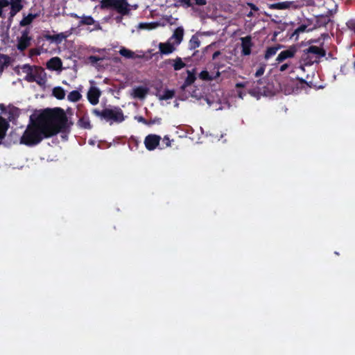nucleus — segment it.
<instances>
[{"instance_id": "f257e3e1", "label": "nucleus", "mask_w": 355, "mask_h": 355, "mask_svg": "<svg viewBox=\"0 0 355 355\" xmlns=\"http://www.w3.org/2000/svg\"><path fill=\"white\" fill-rule=\"evenodd\" d=\"M67 116L64 111L57 108L46 110L31 119L19 143L28 146L40 144L44 139L56 135L66 124Z\"/></svg>"}, {"instance_id": "f03ea898", "label": "nucleus", "mask_w": 355, "mask_h": 355, "mask_svg": "<svg viewBox=\"0 0 355 355\" xmlns=\"http://www.w3.org/2000/svg\"><path fill=\"white\" fill-rule=\"evenodd\" d=\"M324 55L323 49L316 46H311L303 51L302 60L304 65H311L318 62L319 59Z\"/></svg>"}, {"instance_id": "7ed1b4c3", "label": "nucleus", "mask_w": 355, "mask_h": 355, "mask_svg": "<svg viewBox=\"0 0 355 355\" xmlns=\"http://www.w3.org/2000/svg\"><path fill=\"white\" fill-rule=\"evenodd\" d=\"M101 7L112 8L122 15H128L130 10V5L125 0H102Z\"/></svg>"}, {"instance_id": "20e7f679", "label": "nucleus", "mask_w": 355, "mask_h": 355, "mask_svg": "<svg viewBox=\"0 0 355 355\" xmlns=\"http://www.w3.org/2000/svg\"><path fill=\"white\" fill-rule=\"evenodd\" d=\"M103 115L104 119L110 121V123L113 122L121 123L125 119L122 110L119 108L104 110Z\"/></svg>"}, {"instance_id": "39448f33", "label": "nucleus", "mask_w": 355, "mask_h": 355, "mask_svg": "<svg viewBox=\"0 0 355 355\" xmlns=\"http://www.w3.org/2000/svg\"><path fill=\"white\" fill-rule=\"evenodd\" d=\"M29 82H36L40 86H44L46 83V74L41 67H35L32 77H29Z\"/></svg>"}, {"instance_id": "423d86ee", "label": "nucleus", "mask_w": 355, "mask_h": 355, "mask_svg": "<svg viewBox=\"0 0 355 355\" xmlns=\"http://www.w3.org/2000/svg\"><path fill=\"white\" fill-rule=\"evenodd\" d=\"M94 83V82L93 80L90 81V83L92 85H93ZM101 90L94 85H92L87 92L88 101L92 105H95L98 103L99 97L101 96Z\"/></svg>"}, {"instance_id": "0eeeda50", "label": "nucleus", "mask_w": 355, "mask_h": 355, "mask_svg": "<svg viewBox=\"0 0 355 355\" xmlns=\"http://www.w3.org/2000/svg\"><path fill=\"white\" fill-rule=\"evenodd\" d=\"M159 52L161 55H170L175 51L177 46L168 40L158 44Z\"/></svg>"}, {"instance_id": "6e6552de", "label": "nucleus", "mask_w": 355, "mask_h": 355, "mask_svg": "<svg viewBox=\"0 0 355 355\" xmlns=\"http://www.w3.org/2000/svg\"><path fill=\"white\" fill-rule=\"evenodd\" d=\"M161 137L156 135H148L144 140V144L146 148L148 150H153L156 148V147L159 144Z\"/></svg>"}, {"instance_id": "1a4fd4ad", "label": "nucleus", "mask_w": 355, "mask_h": 355, "mask_svg": "<svg viewBox=\"0 0 355 355\" xmlns=\"http://www.w3.org/2000/svg\"><path fill=\"white\" fill-rule=\"evenodd\" d=\"M183 37L184 29L182 27L180 26L174 31L172 36L168 39V40L178 46L182 42Z\"/></svg>"}, {"instance_id": "9d476101", "label": "nucleus", "mask_w": 355, "mask_h": 355, "mask_svg": "<svg viewBox=\"0 0 355 355\" xmlns=\"http://www.w3.org/2000/svg\"><path fill=\"white\" fill-rule=\"evenodd\" d=\"M10 17L12 18L24 8L22 0H10Z\"/></svg>"}, {"instance_id": "9b49d317", "label": "nucleus", "mask_w": 355, "mask_h": 355, "mask_svg": "<svg viewBox=\"0 0 355 355\" xmlns=\"http://www.w3.org/2000/svg\"><path fill=\"white\" fill-rule=\"evenodd\" d=\"M139 53V54H136L132 51L125 47H121L119 50V53L121 55L129 59L143 58L144 57V53L142 51H140Z\"/></svg>"}, {"instance_id": "f8f14e48", "label": "nucleus", "mask_w": 355, "mask_h": 355, "mask_svg": "<svg viewBox=\"0 0 355 355\" xmlns=\"http://www.w3.org/2000/svg\"><path fill=\"white\" fill-rule=\"evenodd\" d=\"M31 37L28 36V31L23 32L21 37L18 40L17 49L24 51L30 45Z\"/></svg>"}, {"instance_id": "ddd939ff", "label": "nucleus", "mask_w": 355, "mask_h": 355, "mask_svg": "<svg viewBox=\"0 0 355 355\" xmlns=\"http://www.w3.org/2000/svg\"><path fill=\"white\" fill-rule=\"evenodd\" d=\"M46 67L50 70L61 71L62 62L60 58L54 57L49 60Z\"/></svg>"}, {"instance_id": "4468645a", "label": "nucleus", "mask_w": 355, "mask_h": 355, "mask_svg": "<svg viewBox=\"0 0 355 355\" xmlns=\"http://www.w3.org/2000/svg\"><path fill=\"white\" fill-rule=\"evenodd\" d=\"M296 49L294 46L290 47L288 49L282 51L277 58V61L281 62L287 58L294 56Z\"/></svg>"}, {"instance_id": "2eb2a0df", "label": "nucleus", "mask_w": 355, "mask_h": 355, "mask_svg": "<svg viewBox=\"0 0 355 355\" xmlns=\"http://www.w3.org/2000/svg\"><path fill=\"white\" fill-rule=\"evenodd\" d=\"M148 89L144 87H137L132 89L131 96L135 98L144 99L148 94Z\"/></svg>"}, {"instance_id": "dca6fc26", "label": "nucleus", "mask_w": 355, "mask_h": 355, "mask_svg": "<svg viewBox=\"0 0 355 355\" xmlns=\"http://www.w3.org/2000/svg\"><path fill=\"white\" fill-rule=\"evenodd\" d=\"M241 46H242V53L243 55H248L251 53V37L249 36L241 37Z\"/></svg>"}, {"instance_id": "f3484780", "label": "nucleus", "mask_w": 355, "mask_h": 355, "mask_svg": "<svg viewBox=\"0 0 355 355\" xmlns=\"http://www.w3.org/2000/svg\"><path fill=\"white\" fill-rule=\"evenodd\" d=\"M35 68V67L29 64H24L21 67H19V73L25 74V80L29 82V77H32Z\"/></svg>"}, {"instance_id": "a211bd4d", "label": "nucleus", "mask_w": 355, "mask_h": 355, "mask_svg": "<svg viewBox=\"0 0 355 355\" xmlns=\"http://www.w3.org/2000/svg\"><path fill=\"white\" fill-rule=\"evenodd\" d=\"M220 76V72L217 71L214 73H209L207 70L202 71L199 74V78L202 80L211 81L216 79Z\"/></svg>"}, {"instance_id": "6ab92c4d", "label": "nucleus", "mask_w": 355, "mask_h": 355, "mask_svg": "<svg viewBox=\"0 0 355 355\" xmlns=\"http://www.w3.org/2000/svg\"><path fill=\"white\" fill-rule=\"evenodd\" d=\"M8 127V122L4 119L0 117V143L6 135Z\"/></svg>"}, {"instance_id": "aec40b11", "label": "nucleus", "mask_w": 355, "mask_h": 355, "mask_svg": "<svg viewBox=\"0 0 355 355\" xmlns=\"http://www.w3.org/2000/svg\"><path fill=\"white\" fill-rule=\"evenodd\" d=\"M196 80V76L193 73L190 71H187V77L185 79V81L182 86L181 87L182 89H184L187 87L193 84Z\"/></svg>"}, {"instance_id": "412c9836", "label": "nucleus", "mask_w": 355, "mask_h": 355, "mask_svg": "<svg viewBox=\"0 0 355 355\" xmlns=\"http://www.w3.org/2000/svg\"><path fill=\"white\" fill-rule=\"evenodd\" d=\"M168 62L173 63V68L175 71L180 70L185 67V63L183 62L180 58H176L174 60H168Z\"/></svg>"}, {"instance_id": "4be33fe9", "label": "nucleus", "mask_w": 355, "mask_h": 355, "mask_svg": "<svg viewBox=\"0 0 355 355\" xmlns=\"http://www.w3.org/2000/svg\"><path fill=\"white\" fill-rule=\"evenodd\" d=\"M200 41L196 35H193L189 42V47L190 49H195L200 46Z\"/></svg>"}, {"instance_id": "5701e85b", "label": "nucleus", "mask_w": 355, "mask_h": 355, "mask_svg": "<svg viewBox=\"0 0 355 355\" xmlns=\"http://www.w3.org/2000/svg\"><path fill=\"white\" fill-rule=\"evenodd\" d=\"M159 26V24L157 22L152 23H140L138 25L139 29H146V30H153L155 29Z\"/></svg>"}, {"instance_id": "b1692460", "label": "nucleus", "mask_w": 355, "mask_h": 355, "mask_svg": "<svg viewBox=\"0 0 355 355\" xmlns=\"http://www.w3.org/2000/svg\"><path fill=\"white\" fill-rule=\"evenodd\" d=\"M174 95V90L166 89L164 90L162 94H159V98L160 100H168L173 98Z\"/></svg>"}, {"instance_id": "393cba45", "label": "nucleus", "mask_w": 355, "mask_h": 355, "mask_svg": "<svg viewBox=\"0 0 355 355\" xmlns=\"http://www.w3.org/2000/svg\"><path fill=\"white\" fill-rule=\"evenodd\" d=\"M94 24L95 21L91 16H83L80 17V21L78 26H80L82 25H92Z\"/></svg>"}, {"instance_id": "a878e982", "label": "nucleus", "mask_w": 355, "mask_h": 355, "mask_svg": "<svg viewBox=\"0 0 355 355\" xmlns=\"http://www.w3.org/2000/svg\"><path fill=\"white\" fill-rule=\"evenodd\" d=\"M53 96L58 99H63L65 96L64 90L61 87H55L53 90Z\"/></svg>"}, {"instance_id": "bb28decb", "label": "nucleus", "mask_w": 355, "mask_h": 355, "mask_svg": "<svg viewBox=\"0 0 355 355\" xmlns=\"http://www.w3.org/2000/svg\"><path fill=\"white\" fill-rule=\"evenodd\" d=\"M81 96L79 92L74 90L69 94L67 98L70 101L76 102L80 99Z\"/></svg>"}, {"instance_id": "cd10ccee", "label": "nucleus", "mask_w": 355, "mask_h": 355, "mask_svg": "<svg viewBox=\"0 0 355 355\" xmlns=\"http://www.w3.org/2000/svg\"><path fill=\"white\" fill-rule=\"evenodd\" d=\"M279 49V46H272L268 48L266 52L265 58L268 60L272 56L275 55Z\"/></svg>"}, {"instance_id": "c85d7f7f", "label": "nucleus", "mask_w": 355, "mask_h": 355, "mask_svg": "<svg viewBox=\"0 0 355 355\" xmlns=\"http://www.w3.org/2000/svg\"><path fill=\"white\" fill-rule=\"evenodd\" d=\"M35 18V15L30 14L22 19V20L20 21V25L21 26H27L30 24Z\"/></svg>"}, {"instance_id": "c756f323", "label": "nucleus", "mask_w": 355, "mask_h": 355, "mask_svg": "<svg viewBox=\"0 0 355 355\" xmlns=\"http://www.w3.org/2000/svg\"><path fill=\"white\" fill-rule=\"evenodd\" d=\"M306 25H302L300 26V27H298L297 29H295V31L293 32V35H292V37H295V40H297L298 38V35L302 33H304L306 29Z\"/></svg>"}, {"instance_id": "7c9ffc66", "label": "nucleus", "mask_w": 355, "mask_h": 355, "mask_svg": "<svg viewBox=\"0 0 355 355\" xmlns=\"http://www.w3.org/2000/svg\"><path fill=\"white\" fill-rule=\"evenodd\" d=\"M79 124L84 128H90V122L87 117H83L79 120Z\"/></svg>"}, {"instance_id": "2f4dec72", "label": "nucleus", "mask_w": 355, "mask_h": 355, "mask_svg": "<svg viewBox=\"0 0 355 355\" xmlns=\"http://www.w3.org/2000/svg\"><path fill=\"white\" fill-rule=\"evenodd\" d=\"M10 4V0H0V17H3L4 14L3 9Z\"/></svg>"}, {"instance_id": "473e14b6", "label": "nucleus", "mask_w": 355, "mask_h": 355, "mask_svg": "<svg viewBox=\"0 0 355 355\" xmlns=\"http://www.w3.org/2000/svg\"><path fill=\"white\" fill-rule=\"evenodd\" d=\"M67 37L64 33H60L50 37V39L55 42H60Z\"/></svg>"}, {"instance_id": "72a5a7b5", "label": "nucleus", "mask_w": 355, "mask_h": 355, "mask_svg": "<svg viewBox=\"0 0 355 355\" xmlns=\"http://www.w3.org/2000/svg\"><path fill=\"white\" fill-rule=\"evenodd\" d=\"M290 3L288 2H282L274 5V8L277 9H286L289 8Z\"/></svg>"}, {"instance_id": "f704fd0d", "label": "nucleus", "mask_w": 355, "mask_h": 355, "mask_svg": "<svg viewBox=\"0 0 355 355\" xmlns=\"http://www.w3.org/2000/svg\"><path fill=\"white\" fill-rule=\"evenodd\" d=\"M178 3H180L182 6H185L187 7H190L191 6V0H175Z\"/></svg>"}, {"instance_id": "c9c22d12", "label": "nucleus", "mask_w": 355, "mask_h": 355, "mask_svg": "<svg viewBox=\"0 0 355 355\" xmlns=\"http://www.w3.org/2000/svg\"><path fill=\"white\" fill-rule=\"evenodd\" d=\"M264 71H265V65H261L256 71L255 76L257 77H259L263 74Z\"/></svg>"}, {"instance_id": "e433bc0d", "label": "nucleus", "mask_w": 355, "mask_h": 355, "mask_svg": "<svg viewBox=\"0 0 355 355\" xmlns=\"http://www.w3.org/2000/svg\"><path fill=\"white\" fill-rule=\"evenodd\" d=\"M93 112H94V114L95 115H96V116H100V117H101V118L104 119V115H103V114H104V110H103V111H101H101H98V110H93Z\"/></svg>"}, {"instance_id": "4c0bfd02", "label": "nucleus", "mask_w": 355, "mask_h": 355, "mask_svg": "<svg viewBox=\"0 0 355 355\" xmlns=\"http://www.w3.org/2000/svg\"><path fill=\"white\" fill-rule=\"evenodd\" d=\"M196 3L199 6H204L207 3L206 0H195Z\"/></svg>"}, {"instance_id": "58836bf2", "label": "nucleus", "mask_w": 355, "mask_h": 355, "mask_svg": "<svg viewBox=\"0 0 355 355\" xmlns=\"http://www.w3.org/2000/svg\"><path fill=\"white\" fill-rule=\"evenodd\" d=\"M221 54H222V52H221V51H216V52L213 54V55H212V59H213V60H216V58H217L220 55H221Z\"/></svg>"}, {"instance_id": "ea45409f", "label": "nucleus", "mask_w": 355, "mask_h": 355, "mask_svg": "<svg viewBox=\"0 0 355 355\" xmlns=\"http://www.w3.org/2000/svg\"><path fill=\"white\" fill-rule=\"evenodd\" d=\"M89 60H90V61H91V62H98V60H100V59H99V58H97V57H96V56H90V57H89Z\"/></svg>"}, {"instance_id": "a19ab883", "label": "nucleus", "mask_w": 355, "mask_h": 355, "mask_svg": "<svg viewBox=\"0 0 355 355\" xmlns=\"http://www.w3.org/2000/svg\"><path fill=\"white\" fill-rule=\"evenodd\" d=\"M164 141L166 142V146H171V141L169 140V139L167 137H164Z\"/></svg>"}, {"instance_id": "79ce46f5", "label": "nucleus", "mask_w": 355, "mask_h": 355, "mask_svg": "<svg viewBox=\"0 0 355 355\" xmlns=\"http://www.w3.org/2000/svg\"><path fill=\"white\" fill-rule=\"evenodd\" d=\"M31 54L33 55H39L40 54V51L37 49H31Z\"/></svg>"}, {"instance_id": "37998d69", "label": "nucleus", "mask_w": 355, "mask_h": 355, "mask_svg": "<svg viewBox=\"0 0 355 355\" xmlns=\"http://www.w3.org/2000/svg\"><path fill=\"white\" fill-rule=\"evenodd\" d=\"M135 119L137 120L139 122L145 123V120L142 116H135Z\"/></svg>"}, {"instance_id": "c03bdc74", "label": "nucleus", "mask_w": 355, "mask_h": 355, "mask_svg": "<svg viewBox=\"0 0 355 355\" xmlns=\"http://www.w3.org/2000/svg\"><path fill=\"white\" fill-rule=\"evenodd\" d=\"M287 67H288V65L286 64H284L281 66L280 71H284V70H286L287 69Z\"/></svg>"}, {"instance_id": "a18cd8bd", "label": "nucleus", "mask_w": 355, "mask_h": 355, "mask_svg": "<svg viewBox=\"0 0 355 355\" xmlns=\"http://www.w3.org/2000/svg\"><path fill=\"white\" fill-rule=\"evenodd\" d=\"M95 25V30H101V26H100V24L98 23H96L94 24Z\"/></svg>"}, {"instance_id": "49530a36", "label": "nucleus", "mask_w": 355, "mask_h": 355, "mask_svg": "<svg viewBox=\"0 0 355 355\" xmlns=\"http://www.w3.org/2000/svg\"><path fill=\"white\" fill-rule=\"evenodd\" d=\"M216 42H214V43H211V44H209L207 49H211L213 47H214L216 46Z\"/></svg>"}, {"instance_id": "de8ad7c7", "label": "nucleus", "mask_w": 355, "mask_h": 355, "mask_svg": "<svg viewBox=\"0 0 355 355\" xmlns=\"http://www.w3.org/2000/svg\"><path fill=\"white\" fill-rule=\"evenodd\" d=\"M116 21L117 22H119H119H121V21H122V17H119H119H116Z\"/></svg>"}, {"instance_id": "09e8293b", "label": "nucleus", "mask_w": 355, "mask_h": 355, "mask_svg": "<svg viewBox=\"0 0 355 355\" xmlns=\"http://www.w3.org/2000/svg\"><path fill=\"white\" fill-rule=\"evenodd\" d=\"M70 15L73 17H75V18H80L79 16H78L75 13H71Z\"/></svg>"}, {"instance_id": "8fccbe9b", "label": "nucleus", "mask_w": 355, "mask_h": 355, "mask_svg": "<svg viewBox=\"0 0 355 355\" xmlns=\"http://www.w3.org/2000/svg\"><path fill=\"white\" fill-rule=\"evenodd\" d=\"M249 5L252 8V9L255 10H257V7L254 5H253V4H249Z\"/></svg>"}, {"instance_id": "3c124183", "label": "nucleus", "mask_w": 355, "mask_h": 355, "mask_svg": "<svg viewBox=\"0 0 355 355\" xmlns=\"http://www.w3.org/2000/svg\"><path fill=\"white\" fill-rule=\"evenodd\" d=\"M302 70H304V66H301L300 67Z\"/></svg>"}]
</instances>
